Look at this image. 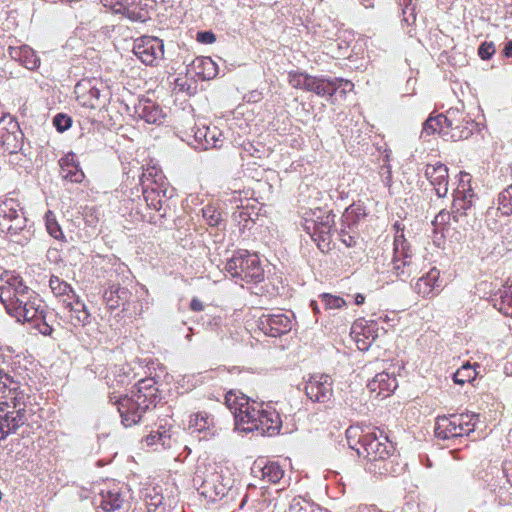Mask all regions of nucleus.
Segmentation results:
<instances>
[{
  "label": "nucleus",
  "instance_id": "4468645a",
  "mask_svg": "<svg viewBox=\"0 0 512 512\" xmlns=\"http://www.w3.org/2000/svg\"><path fill=\"white\" fill-rule=\"evenodd\" d=\"M414 289L419 295L425 298H432L438 295L442 289L440 271L437 268L430 269L429 272L417 280Z\"/></svg>",
  "mask_w": 512,
  "mask_h": 512
},
{
  "label": "nucleus",
  "instance_id": "6ab92c4d",
  "mask_svg": "<svg viewBox=\"0 0 512 512\" xmlns=\"http://www.w3.org/2000/svg\"><path fill=\"white\" fill-rule=\"evenodd\" d=\"M96 504L105 512H112L119 509L123 504V498L116 489L101 490Z\"/></svg>",
  "mask_w": 512,
  "mask_h": 512
},
{
  "label": "nucleus",
  "instance_id": "de8ad7c7",
  "mask_svg": "<svg viewBox=\"0 0 512 512\" xmlns=\"http://www.w3.org/2000/svg\"><path fill=\"white\" fill-rule=\"evenodd\" d=\"M14 412H9V428H12L14 431L21 425L24 424V416L21 411H17L16 415H13Z\"/></svg>",
  "mask_w": 512,
  "mask_h": 512
},
{
  "label": "nucleus",
  "instance_id": "9b49d317",
  "mask_svg": "<svg viewBox=\"0 0 512 512\" xmlns=\"http://www.w3.org/2000/svg\"><path fill=\"white\" fill-rule=\"evenodd\" d=\"M259 327L267 335L277 337L289 332L292 321L289 316L279 312L276 314H263L259 318Z\"/></svg>",
  "mask_w": 512,
  "mask_h": 512
},
{
  "label": "nucleus",
  "instance_id": "bb28decb",
  "mask_svg": "<svg viewBox=\"0 0 512 512\" xmlns=\"http://www.w3.org/2000/svg\"><path fill=\"white\" fill-rule=\"evenodd\" d=\"M315 507L310 501L297 496L291 500L287 512H316Z\"/></svg>",
  "mask_w": 512,
  "mask_h": 512
},
{
  "label": "nucleus",
  "instance_id": "2eb2a0df",
  "mask_svg": "<svg viewBox=\"0 0 512 512\" xmlns=\"http://www.w3.org/2000/svg\"><path fill=\"white\" fill-rule=\"evenodd\" d=\"M411 264V254L406 247V242L402 236H397L394 241V257L392 260L391 271L396 277L404 276L405 268Z\"/></svg>",
  "mask_w": 512,
  "mask_h": 512
},
{
  "label": "nucleus",
  "instance_id": "39448f33",
  "mask_svg": "<svg viewBox=\"0 0 512 512\" xmlns=\"http://www.w3.org/2000/svg\"><path fill=\"white\" fill-rule=\"evenodd\" d=\"M78 103L89 109H101L109 101L110 92L107 86L96 80H82L75 86Z\"/></svg>",
  "mask_w": 512,
  "mask_h": 512
},
{
  "label": "nucleus",
  "instance_id": "4be33fe9",
  "mask_svg": "<svg viewBox=\"0 0 512 512\" xmlns=\"http://www.w3.org/2000/svg\"><path fill=\"white\" fill-rule=\"evenodd\" d=\"M261 476L264 480H267L270 483L279 482L283 475L284 471L277 463H269L260 467Z\"/></svg>",
  "mask_w": 512,
  "mask_h": 512
},
{
  "label": "nucleus",
  "instance_id": "052dcab7",
  "mask_svg": "<svg viewBox=\"0 0 512 512\" xmlns=\"http://www.w3.org/2000/svg\"><path fill=\"white\" fill-rule=\"evenodd\" d=\"M9 380V376L7 374L2 375V372L0 371V384L2 383L3 386L7 385V382Z\"/></svg>",
  "mask_w": 512,
  "mask_h": 512
},
{
  "label": "nucleus",
  "instance_id": "4d7b16f0",
  "mask_svg": "<svg viewBox=\"0 0 512 512\" xmlns=\"http://www.w3.org/2000/svg\"><path fill=\"white\" fill-rule=\"evenodd\" d=\"M504 52L507 57H512V40L506 44Z\"/></svg>",
  "mask_w": 512,
  "mask_h": 512
},
{
  "label": "nucleus",
  "instance_id": "b1692460",
  "mask_svg": "<svg viewBox=\"0 0 512 512\" xmlns=\"http://www.w3.org/2000/svg\"><path fill=\"white\" fill-rule=\"evenodd\" d=\"M476 376L477 372L475 368L471 364L467 363L454 373L453 379L456 384L463 385L466 382L474 380Z\"/></svg>",
  "mask_w": 512,
  "mask_h": 512
},
{
  "label": "nucleus",
  "instance_id": "7c9ffc66",
  "mask_svg": "<svg viewBox=\"0 0 512 512\" xmlns=\"http://www.w3.org/2000/svg\"><path fill=\"white\" fill-rule=\"evenodd\" d=\"M312 76L304 73L290 72L288 75L289 83L294 88L309 89Z\"/></svg>",
  "mask_w": 512,
  "mask_h": 512
},
{
  "label": "nucleus",
  "instance_id": "680f3d73",
  "mask_svg": "<svg viewBox=\"0 0 512 512\" xmlns=\"http://www.w3.org/2000/svg\"><path fill=\"white\" fill-rule=\"evenodd\" d=\"M151 176H152V172L148 170L147 172L142 173L140 180H141V182L144 183V181L148 180Z\"/></svg>",
  "mask_w": 512,
  "mask_h": 512
},
{
  "label": "nucleus",
  "instance_id": "ea45409f",
  "mask_svg": "<svg viewBox=\"0 0 512 512\" xmlns=\"http://www.w3.org/2000/svg\"><path fill=\"white\" fill-rule=\"evenodd\" d=\"M327 79L312 77L308 91H312L320 96H325Z\"/></svg>",
  "mask_w": 512,
  "mask_h": 512
},
{
  "label": "nucleus",
  "instance_id": "f8f14e48",
  "mask_svg": "<svg viewBox=\"0 0 512 512\" xmlns=\"http://www.w3.org/2000/svg\"><path fill=\"white\" fill-rule=\"evenodd\" d=\"M425 177L434 187L438 197L443 198L447 195L449 175L446 165L442 163L427 164L425 168Z\"/></svg>",
  "mask_w": 512,
  "mask_h": 512
},
{
  "label": "nucleus",
  "instance_id": "e2e57ef3",
  "mask_svg": "<svg viewBox=\"0 0 512 512\" xmlns=\"http://www.w3.org/2000/svg\"><path fill=\"white\" fill-rule=\"evenodd\" d=\"M119 293L120 292V289L117 287V288H114V286L111 287V290H110V294L112 295L113 293ZM121 293H125L124 291H121Z\"/></svg>",
  "mask_w": 512,
  "mask_h": 512
},
{
  "label": "nucleus",
  "instance_id": "423d86ee",
  "mask_svg": "<svg viewBox=\"0 0 512 512\" xmlns=\"http://www.w3.org/2000/svg\"><path fill=\"white\" fill-rule=\"evenodd\" d=\"M26 219L14 199H6L0 203V231L9 235H17L25 227Z\"/></svg>",
  "mask_w": 512,
  "mask_h": 512
},
{
  "label": "nucleus",
  "instance_id": "774afa93",
  "mask_svg": "<svg viewBox=\"0 0 512 512\" xmlns=\"http://www.w3.org/2000/svg\"><path fill=\"white\" fill-rule=\"evenodd\" d=\"M363 5H364L366 8H368V7H372V6H373V4H372V3H367V4L363 3Z\"/></svg>",
  "mask_w": 512,
  "mask_h": 512
},
{
  "label": "nucleus",
  "instance_id": "5fc2aeb1",
  "mask_svg": "<svg viewBox=\"0 0 512 512\" xmlns=\"http://www.w3.org/2000/svg\"><path fill=\"white\" fill-rule=\"evenodd\" d=\"M190 309L195 312H201L204 310V305L198 298H193L190 303Z\"/></svg>",
  "mask_w": 512,
  "mask_h": 512
},
{
  "label": "nucleus",
  "instance_id": "79ce46f5",
  "mask_svg": "<svg viewBox=\"0 0 512 512\" xmlns=\"http://www.w3.org/2000/svg\"><path fill=\"white\" fill-rule=\"evenodd\" d=\"M71 118L64 114H57L53 119V124L59 132H64L71 126Z\"/></svg>",
  "mask_w": 512,
  "mask_h": 512
},
{
  "label": "nucleus",
  "instance_id": "72a5a7b5",
  "mask_svg": "<svg viewBox=\"0 0 512 512\" xmlns=\"http://www.w3.org/2000/svg\"><path fill=\"white\" fill-rule=\"evenodd\" d=\"M60 174L65 180L73 183H80L84 178V173L78 165H72L71 167L63 166L60 170Z\"/></svg>",
  "mask_w": 512,
  "mask_h": 512
},
{
  "label": "nucleus",
  "instance_id": "5701e85b",
  "mask_svg": "<svg viewBox=\"0 0 512 512\" xmlns=\"http://www.w3.org/2000/svg\"><path fill=\"white\" fill-rule=\"evenodd\" d=\"M68 307L70 308L71 320L73 321L74 325L80 323L85 324L88 321L89 313L87 312L86 307L82 302L77 300L75 304L69 303Z\"/></svg>",
  "mask_w": 512,
  "mask_h": 512
},
{
  "label": "nucleus",
  "instance_id": "c9c22d12",
  "mask_svg": "<svg viewBox=\"0 0 512 512\" xmlns=\"http://www.w3.org/2000/svg\"><path fill=\"white\" fill-rule=\"evenodd\" d=\"M146 443L148 446L161 444L163 447H170L171 436L166 431L151 433L146 437Z\"/></svg>",
  "mask_w": 512,
  "mask_h": 512
},
{
  "label": "nucleus",
  "instance_id": "393cba45",
  "mask_svg": "<svg viewBox=\"0 0 512 512\" xmlns=\"http://www.w3.org/2000/svg\"><path fill=\"white\" fill-rule=\"evenodd\" d=\"M199 137H203L206 144L211 147L218 148L222 146V132L219 131L216 127L210 128L207 127L206 130L202 133L198 131Z\"/></svg>",
  "mask_w": 512,
  "mask_h": 512
},
{
  "label": "nucleus",
  "instance_id": "49530a36",
  "mask_svg": "<svg viewBox=\"0 0 512 512\" xmlns=\"http://www.w3.org/2000/svg\"><path fill=\"white\" fill-rule=\"evenodd\" d=\"M146 497L150 498L147 500V508L149 512H157L159 507L163 504V496L156 493L154 496L146 495Z\"/></svg>",
  "mask_w": 512,
  "mask_h": 512
},
{
  "label": "nucleus",
  "instance_id": "6e6d98bb",
  "mask_svg": "<svg viewBox=\"0 0 512 512\" xmlns=\"http://www.w3.org/2000/svg\"><path fill=\"white\" fill-rule=\"evenodd\" d=\"M59 163H60V167H61V168H63V166H65V167H71L72 165H76V164L74 163V158H73V156H70V155H67V156H65V157L61 158V159H60V161H59Z\"/></svg>",
  "mask_w": 512,
  "mask_h": 512
},
{
  "label": "nucleus",
  "instance_id": "7ed1b4c3",
  "mask_svg": "<svg viewBox=\"0 0 512 512\" xmlns=\"http://www.w3.org/2000/svg\"><path fill=\"white\" fill-rule=\"evenodd\" d=\"M479 414L465 413L460 415L439 416L436 419L435 435L439 439H453L473 432Z\"/></svg>",
  "mask_w": 512,
  "mask_h": 512
},
{
  "label": "nucleus",
  "instance_id": "cd10ccee",
  "mask_svg": "<svg viewBox=\"0 0 512 512\" xmlns=\"http://www.w3.org/2000/svg\"><path fill=\"white\" fill-rule=\"evenodd\" d=\"M365 434L366 432L362 430L360 427L350 426L346 430V438L350 448L357 451V449L359 448L356 446L357 444H360L362 446V439L364 438Z\"/></svg>",
  "mask_w": 512,
  "mask_h": 512
},
{
  "label": "nucleus",
  "instance_id": "f3484780",
  "mask_svg": "<svg viewBox=\"0 0 512 512\" xmlns=\"http://www.w3.org/2000/svg\"><path fill=\"white\" fill-rule=\"evenodd\" d=\"M189 429L191 433H204L203 438L214 436V419L206 412H198L190 416Z\"/></svg>",
  "mask_w": 512,
  "mask_h": 512
},
{
  "label": "nucleus",
  "instance_id": "09e8293b",
  "mask_svg": "<svg viewBox=\"0 0 512 512\" xmlns=\"http://www.w3.org/2000/svg\"><path fill=\"white\" fill-rule=\"evenodd\" d=\"M435 132L439 133V129H438V126L435 125L434 117H430L426 120V122L423 125L422 134L430 135Z\"/></svg>",
  "mask_w": 512,
  "mask_h": 512
},
{
  "label": "nucleus",
  "instance_id": "a19ab883",
  "mask_svg": "<svg viewBox=\"0 0 512 512\" xmlns=\"http://www.w3.org/2000/svg\"><path fill=\"white\" fill-rule=\"evenodd\" d=\"M33 327L37 329L42 335L50 336L53 332V328L46 322L45 311L43 317H39L37 321H31Z\"/></svg>",
  "mask_w": 512,
  "mask_h": 512
},
{
  "label": "nucleus",
  "instance_id": "a211bd4d",
  "mask_svg": "<svg viewBox=\"0 0 512 512\" xmlns=\"http://www.w3.org/2000/svg\"><path fill=\"white\" fill-rule=\"evenodd\" d=\"M189 70L205 80L213 79L218 75V65L210 57H197L191 64Z\"/></svg>",
  "mask_w": 512,
  "mask_h": 512
},
{
  "label": "nucleus",
  "instance_id": "aec40b11",
  "mask_svg": "<svg viewBox=\"0 0 512 512\" xmlns=\"http://www.w3.org/2000/svg\"><path fill=\"white\" fill-rule=\"evenodd\" d=\"M396 387V379L384 372L377 374L368 384L370 391L376 392L377 389L379 390L377 395H381L383 392H392Z\"/></svg>",
  "mask_w": 512,
  "mask_h": 512
},
{
  "label": "nucleus",
  "instance_id": "473e14b6",
  "mask_svg": "<svg viewBox=\"0 0 512 512\" xmlns=\"http://www.w3.org/2000/svg\"><path fill=\"white\" fill-rule=\"evenodd\" d=\"M46 228L48 233L55 239L61 240L64 239V234L61 230L60 225L58 224L55 215L48 211L46 213Z\"/></svg>",
  "mask_w": 512,
  "mask_h": 512
},
{
  "label": "nucleus",
  "instance_id": "338daca9",
  "mask_svg": "<svg viewBox=\"0 0 512 512\" xmlns=\"http://www.w3.org/2000/svg\"><path fill=\"white\" fill-rule=\"evenodd\" d=\"M411 3V0H403V4L406 5V7L408 6V4Z\"/></svg>",
  "mask_w": 512,
  "mask_h": 512
},
{
  "label": "nucleus",
  "instance_id": "6e6552de",
  "mask_svg": "<svg viewBox=\"0 0 512 512\" xmlns=\"http://www.w3.org/2000/svg\"><path fill=\"white\" fill-rule=\"evenodd\" d=\"M305 393L313 402L329 403L333 397V379L327 374H314L305 384Z\"/></svg>",
  "mask_w": 512,
  "mask_h": 512
},
{
  "label": "nucleus",
  "instance_id": "a878e982",
  "mask_svg": "<svg viewBox=\"0 0 512 512\" xmlns=\"http://www.w3.org/2000/svg\"><path fill=\"white\" fill-rule=\"evenodd\" d=\"M454 200H453V207L457 210H467L472 205V197L473 194L471 190L466 191H460L457 190L453 194Z\"/></svg>",
  "mask_w": 512,
  "mask_h": 512
},
{
  "label": "nucleus",
  "instance_id": "20e7f679",
  "mask_svg": "<svg viewBox=\"0 0 512 512\" xmlns=\"http://www.w3.org/2000/svg\"><path fill=\"white\" fill-rule=\"evenodd\" d=\"M225 269L233 277H243L250 281L259 282L263 279V269L256 254L247 250L236 252L226 263Z\"/></svg>",
  "mask_w": 512,
  "mask_h": 512
},
{
  "label": "nucleus",
  "instance_id": "8fccbe9b",
  "mask_svg": "<svg viewBox=\"0 0 512 512\" xmlns=\"http://www.w3.org/2000/svg\"><path fill=\"white\" fill-rule=\"evenodd\" d=\"M450 219V213L446 211L439 212L433 221V224L435 226H442L445 225Z\"/></svg>",
  "mask_w": 512,
  "mask_h": 512
},
{
  "label": "nucleus",
  "instance_id": "3c124183",
  "mask_svg": "<svg viewBox=\"0 0 512 512\" xmlns=\"http://www.w3.org/2000/svg\"><path fill=\"white\" fill-rule=\"evenodd\" d=\"M24 48H25V46H21V47H9V49H8L9 56H10L13 60L20 62V60H21V58H22V55H23V53H24Z\"/></svg>",
  "mask_w": 512,
  "mask_h": 512
},
{
  "label": "nucleus",
  "instance_id": "13d9d810",
  "mask_svg": "<svg viewBox=\"0 0 512 512\" xmlns=\"http://www.w3.org/2000/svg\"><path fill=\"white\" fill-rule=\"evenodd\" d=\"M310 307L312 308L314 314L320 313V309H319L317 301L312 300L311 303H310Z\"/></svg>",
  "mask_w": 512,
  "mask_h": 512
},
{
  "label": "nucleus",
  "instance_id": "4c0bfd02",
  "mask_svg": "<svg viewBox=\"0 0 512 512\" xmlns=\"http://www.w3.org/2000/svg\"><path fill=\"white\" fill-rule=\"evenodd\" d=\"M203 217L210 226H217L221 220V213L212 206L203 208Z\"/></svg>",
  "mask_w": 512,
  "mask_h": 512
},
{
  "label": "nucleus",
  "instance_id": "69168bd1",
  "mask_svg": "<svg viewBox=\"0 0 512 512\" xmlns=\"http://www.w3.org/2000/svg\"><path fill=\"white\" fill-rule=\"evenodd\" d=\"M509 286H510V288H512V284H511V285H509ZM505 314H506V315H510V316H512V311L506 310V311H505Z\"/></svg>",
  "mask_w": 512,
  "mask_h": 512
},
{
  "label": "nucleus",
  "instance_id": "0e129e2a",
  "mask_svg": "<svg viewBox=\"0 0 512 512\" xmlns=\"http://www.w3.org/2000/svg\"><path fill=\"white\" fill-rule=\"evenodd\" d=\"M343 241H344V243H346L348 246H351V245H352V243H351V242H352V238H351V237H349V240L344 239Z\"/></svg>",
  "mask_w": 512,
  "mask_h": 512
},
{
  "label": "nucleus",
  "instance_id": "412c9836",
  "mask_svg": "<svg viewBox=\"0 0 512 512\" xmlns=\"http://www.w3.org/2000/svg\"><path fill=\"white\" fill-rule=\"evenodd\" d=\"M249 402V398L240 391L231 390L225 395V404L234 415V418L236 417V412H241Z\"/></svg>",
  "mask_w": 512,
  "mask_h": 512
},
{
  "label": "nucleus",
  "instance_id": "a18cd8bd",
  "mask_svg": "<svg viewBox=\"0 0 512 512\" xmlns=\"http://www.w3.org/2000/svg\"><path fill=\"white\" fill-rule=\"evenodd\" d=\"M434 119H435V125L438 126L439 134L446 135L447 134L446 129L452 127L451 120H449L448 117L443 114H439L438 116L434 117Z\"/></svg>",
  "mask_w": 512,
  "mask_h": 512
},
{
  "label": "nucleus",
  "instance_id": "c03bdc74",
  "mask_svg": "<svg viewBox=\"0 0 512 512\" xmlns=\"http://www.w3.org/2000/svg\"><path fill=\"white\" fill-rule=\"evenodd\" d=\"M501 305L500 310L503 311L504 314L506 310L512 311V288H510V286H508L501 295Z\"/></svg>",
  "mask_w": 512,
  "mask_h": 512
},
{
  "label": "nucleus",
  "instance_id": "9d476101",
  "mask_svg": "<svg viewBox=\"0 0 512 512\" xmlns=\"http://www.w3.org/2000/svg\"><path fill=\"white\" fill-rule=\"evenodd\" d=\"M385 442L379 440L375 431H367L362 439V451L357 449L359 456H364L371 461L384 460L390 455V448L387 445V437H384Z\"/></svg>",
  "mask_w": 512,
  "mask_h": 512
},
{
  "label": "nucleus",
  "instance_id": "37998d69",
  "mask_svg": "<svg viewBox=\"0 0 512 512\" xmlns=\"http://www.w3.org/2000/svg\"><path fill=\"white\" fill-rule=\"evenodd\" d=\"M495 45L492 42H484L480 45L478 49V55L481 59L487 60L492 57V55L495 53Z\"/></svg>",
  "mask_w": 512,
  "mask_h": 512
},
{
  "label": "nucleus",
  "instance_id": "bf43d9fd",
  "mask_svg": "<svg viewBox=\"0 0 512 512\" xmlns=\"http://www.w3.org/2000/svg\"><path fill=\"white\" fill-rule=\"evenodd\" d=\"M364 301H365V297H364V295H362V294H360V293H359V294H357V295L355 296V303H356L357 305H362V304L364 303Z\"/></svg>",
  "mask_w": 512,
  "mask_h": 512
},
{
  "label": "nucleus",
  "instance_id": "ddd939ff",
  "mask_svg": "<svg viewBox=\"0 0 512 512\" xmlns=\"http://www.w3.org/2000/svg\"><path fill=\"white\" fill-rule=\"evenodd\" d=\"M335 215L324 213L320 209L312 212V217L305 216V228L308 232L313 231V235H318L325 240L334 225Z\"/></svg>",
  "mask_w": 512,
  "mask_h": 512
},
{
  "label": "nucleus",
  "instance_id": "e433bc0d",
  "mask_svg": "<svg viewBox=\"0 0 512 512\" xmlns=\"http://www.w3.org/2000/svg\"><path fill=\"white\" fill-rule=\"evenodd\" d=\"M9 411L0 405V439L4 438L14 430L9 428Z\"/></svg>",
  "mask_w": 512,
  "mask_h": 512
},
{
  "label": "nucleus",
  "instance_id": "f03ea898",
  "mask_svg": "<svg viewBox=\"0 0 512 512\" xmlns=\"http://www.w3.org/2000/svg\"><path fill=\"white\" fill-rule=\"evenodd\" d=\"M235 425L244 432L257 431L261 435H276L282 429V420L279 413L271 408L260 409V405L252 401L241 412H236Z\"/></svg>",
  "mask_w": 512,
  "mask_h": 512
},
{
  "label": "nucleus",
  "instance_id": "c756f323",
  "mask_svg": "<svg viewBox=\"0 0 512 512\" xmlns=\"http://www.w3.org/2000/svg\"><path fill=\"white\" fill-rule=\"evenodd\" d=\"M49 286L56 296H68L70 293L74 294L72 287L57 276H52L50 278Z\"/></svg>",
  "mask_w": 512,
  "mask_h": 512
},
{
  "label": "nucleus",
  "instance_id": "864d4df0",
  "mask_svg": "<svg viewBox=\"0 0 512 512\" xmlns=\"http://www.w3.org/2000/svg\"><path fill=\"white\" fill-rule=\"evenodd\" d=\"M198 40L203 43H213L215 35L211 32H200L198 33Z\"/></svg>",
  "mask_w": 512,
  "mask_h": 512
},
{
  "label": "nucleus",
  "instance_id": "1a4fd4ad",
  "mask_svg": "<svg viewBox=\"0 0 512 512\" xmlns=\"http://www.w3.org/2000/svg\"><path fill=\"white\" fill-rule=\"evenodd\" d=\"M134 54L146 65H153L163 57L164 45L162 40L155 37L138 39L133 48Z\"/></svg>",
  "mask_w": 512,
  "mask_h": 512
},
{
  "label": "nucleus",
  "instance_id": "58836bf2",
  "mask_svg": "<svg viewBox=\"0 0 512 512\" xmlns=\"http://www.w3.org/2000/svg\"><path fill=\"white\" fill-rule=\"evenodd\" d=\"M342 86H350L353 87V84L345 79H334V80H327V87L325 95L332 96L339 88Z\"/></svg>",
  "mask_w": 512,
  "mask_h": 512
},
{
  "label": "nucleus",
  "instance_id": "dca6fc26",
  "mask_svg": "<svg viewBox=\"0 0 512 512\" xmlns=\"http://www.w3.org/2000/svg\"><path fill=\"white\" fill-rule=\"evenodd\" d=\"M135 113L149 124H160L164 117L162 109L148 99L139 101L135 106Z\"/></svg>",
  "mask_w": 512,
  "mask_h": 512
},
{
  "label": "nucleus",
  "instance_id": "2f4dec72",
  "mask_svg": "<svg viewBox=\"0 0 512 512\" xmlns=\"http://www.w3.org/2000/svg\"><path fill=\"white\" fill-rule=\"evenodd\" d=\"M319 298L321 299V302L323 303L326 310L341 309L346 306V301L336 295L323 293L319 295Z\"/></svg>",
  "mask_w": 512,
  "mask_h": 512
},
{
  "label": "nucleus",
  "instance_id": "f257e3e1",
  "mask_svg": "<svg viewBox=\"0 0 512 512\" xmlns=\"http://www.w3.org/2000/svg\"><path fill=\"white\" fill-rule=\"evenodd\" d=\"M0 302L18 322L37 321L45 311L41 297L19 275L5 271L0 276Z\"/></svg>",
  "mask_w": 512,
  "mask_h": 512
},
{
  "label": "nucleus",
  "instance_id": "603ef678",
  "mask_svg": "<svg viewBox=\"0 0 512 512\" xmlns=\"http://www.w3.org/2000/svg\"><path fill=\"white\" fill-rule=\"evenodd\" d=\"M380 175L382 177V181L386 186H390L391 182V170L389 166H382Z\"/></svg>",
  "mask_w": 512,
  "mask_h": 512
},
{
  "label": "nucleus",
  "instance_id": "c85d7f7f",
  "mask_svg": "<svg viewBox=\"0 0 512 512\" xmlns=\"http://www.w3.org/2000/svg\"><path fill=\"white\" fill-rule=\"evenodd\" d=\"M498 209L503 215L512 214V185L502 191L498 198Z\"/></svg>",
  "mask_w": 512,
  "mask_h": 512
},
{
  "label": "nucleus",
  "instance_id": "0eeeda50",
  "mask_svg": "<svg viewBox=\"0 0 512 512\" xmlns=\"http://www.w3.org/2000/svg\"><path fill=\"white\" fill-rule=\"evenodd\" d=\"M146 402V397L140 393L131 398L123 397L118 401V412L125 427H131L141 420L149 407Z\"/></svg>",
  "mask_w": 512,
  "mask_h": 512
},
{
  "label": "nucleus",
  "instance_id": "f704fd0d",
  "mask_svg": "<svg viewBox=\"0 0 512 512\" xmlns=\"http://www.w3.org/2000/svg\"><path fill=\"white\" fill-rule=\"evenodd\" d=\"M19 63H21L27 69L33 70L39 66L40 59L38 58L33 49H31L28 46H25L24 53Z\"/></svg>",
  "mask_w": 512,
  "mask_h": 512
}]
</instances>
